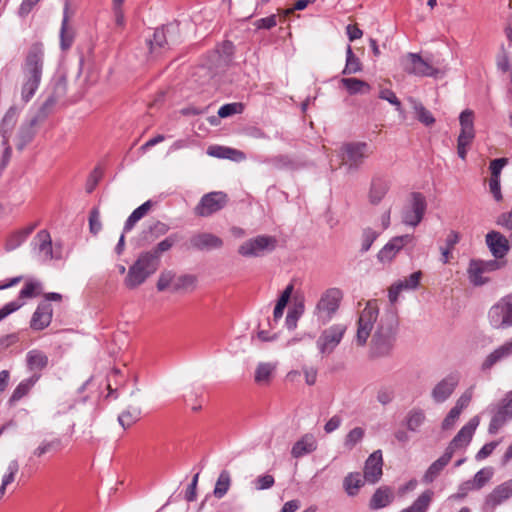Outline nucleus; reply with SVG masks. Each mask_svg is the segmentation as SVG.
<instances>
[{
	"instance_id": "1",
	"label": "nucleus",
	"mask_w": 512,
	"mask_h": 512,
	"mask_svg": "<svg viewBox=\"0 0 512 512\" xmlns=\"http://www.w3.org/2000/svg\"><path fill=\"white\" fill-rule=\"evenodd\" d=\"M357 324L356 343L363 347L371 337V358L392 355L399 332V317L395 307L389 306L379 314L377 301L369 300L361 311Z\"/></svg>"
},
{
	"instance_id": "2",
	"label": "nucleus",
	"mask_w": 512,
	"mask_h": 512,
	"mask_svg": "<svg viewBox=\"0 0 512 512\" xmlns=\"http://www.w3.org/2000/svg\"><path fill=\"white\" fill-rule=\"evenodd\" d=\"M479 423V416H474L458 431L445 449L444 454L434 461L426 470L422 478L424 483H432L439 476L443 468L450 462L455 451L468 446Z\"/></svg>"
},
{
	"instance_id": "3",
	"label": "nucleus",
	"mask_w": 512,
	"mask_h": 512,
	"mask_svg": "<svg viewBox=\"0 0 512 512\" xmlns=\"http://www.w3.org/2000/svg\"><path fill=\"white\" fill-rule=\"evenodd\" d=\"M44 47L40 42L33 43L27 53L23 66L24 82L21 88V99L28 103L37 91L42 77Z\"/></svg>"
},
{
	"instance_id": "4",
	"label": "nucleus",
	"mask_w": 512,
	"mask_h": 512,
	"mask_svg": "<svg viewBox=\"0 0 512 512\" xmlns=\"http://www.w3.org/2000/svg\"><path fill=\"white\" fill-rule=\"evenodd\" d=\"M403 70L419 77L437 78L446 72V67L433 57L423 58L417 53H407L400 59Z\"/></svg>"
},
{
	"instance_id": "5",
	"label": "nucleus",
	"mask_w": 512,
	"mask_h": 512,
	"mask_svg": "<svg viewBox=\"0 0 512 512\" xmlns=\"http://www.w3.org/2000/svg\"><path fill=\"white\" fill-rule=\"evenodd\" d=\"M155 258L141 253L138 259L128 269L124 284L129 289H134L143 284L146 279L158 269Z\"/></svg>"
},
{
	"instance_id": "6",
	"label": "nucleus",
	"mask_w": 512,
	"mask_h": 512,
	"mask_svg": "<svg viewBox=\"0 0 512 512\" xmlns=\"http://www.w3.org/2000/svg\"><path fill=\"white\" fill-rule=\"evenodd\" d=\"M371 151L366 142H348L340 149L341 164L347 173L357 172Z\"/></svg>"
},
{
	"instance_id": "7",
	"label": "nucleus",
	"mask_w": 512,
	"mask_h": 512,
	"mask_svg": "<svg viewBox=\"0 0 512 512\" xmlns=\"http://www.w3.org/2000/svg\"><path fill=\"white\" fill-rule=\"evenodd\" d=\"M487 412L491 419L488 426V433L495 435L512 420V390L507 392L505 396L487 407Z\"/></svg>"
},
{
	"instance_id": "8",
	"label": "nucleus",
	"mask_w": 512,
	"mask_h": 512,
	"mask_svg": "<svg viewBox=\"0 0 512 512\" xmlns=\"http://www.w3.org/2000/svg\"><path fill=\"white\" fill-rule=\"evenodd\" d=\"M343 293L339 288H329L320 297L316 304L314 315L321 324L328 323L337 312Z\"/></svg>"
},
{
	"instance_id": "9",
	"label": "nucleus",
	"mask_w": 512,
	"mask_h": 512,
	"mask_svg": "<svg viewBox=\"0 0 512 512\" xmlns=\"http://www.w3.org/2000/svg\"><path fill=\"white\" fill-rule=\"evenodd\" d=\"M427 209L425 196L420 192H412L408 203L403 207L402 222L411 227H416L422 221Z\"/></svg>"
},
{
	"instance_id": "10",
	"label": "nucleus",
	"mask_w": 512,
	"mask_h": 512,
	"mask_svg": "<svg viewBox=\"0 0 512 512\" xmlns=\"http://www.w3.org/2000/svg\"><path fill=\"white\" fill-rule=\"evenodd\" d=\"M276 245L275 237L259 235L243 242L238 248V253L243 257H261L265 253L273 251Z\"/></svg>"
},
{
	"instance_id": "11",
	"label": "nucleus",
	"mask_w": 512,
	"mask_h": 512,
	"mask_svg": "<svg viewBox=\"0 0 512 512\" xmlns=\"http://www.w3.org/2000/svg\"><path fill=\"white\" fill-rule=\"evenodd\" d=\"M490 325L496 329L512 326V295L502 298L493 305L488 313Z\"/></svg>"
},
{
	"instance_id": "12",
	"label": "nucleus",
	"mask_w": 512,
	"mask_h": 512,
	"mask_svg": "<svg viewBox=\"0 0 512 512\" xmlns=\"http://www.w3.org/2000/svg\"><path fill=\"white\" fill-rule=\"evenodd\" d=\"M228 203V196L221 191L209 192L203 195L194 208V214L199 217H209L222 210Z\"/></svg>"
},
{
	"instance_id": "13",
	"label": "nucleus",
	"mask_w": 512,
	"mask_h": 512,
	"mask_svg": "<svg viewBox=\"0 0 512 512\" xmlns=\"http://www.w3.org/2000/svg\"><path fill=\"white\" fill-rule=\"evenodd\" d=\"M233 44L232 42L226 41L222 44L221 52L217 51L214 54L213 58L219 61V64L216 66L215 70L211 69V72L206 66H199L196 68L194 75L201 78L200 84L204 85L212 80L220 71L223 70L224 66H226L227 62L230 61L231 56L233 54Z\"/></svg>"
},
{
	"instance_id": "14",
	"label": "nucleus",
	"mask_w": 512,
	"mask_h": 512,
	"mask_svg": "<svg viewBox=\"0 0 512 512\" xmlns=\"http://www.w3.org/2000/svg\"><path fill=\"white\" fill-rule=\"evenodd\" d=\"M347 330L344 324H334L323 330L316 342L321 354H330L341 342Z\"/></svg>"
},
{
	"instance_id": "15",
	"label": "nucleus",
	"mask_w": 512,
	"mask_h": 512,
	"mask_svg": "<svg viewBox=\"0 0 512 512\" xmlns=\"http://www.w3.org/2000/svg\"><path fill=\"white\" fill-rule=\"evenodd\" d=\"M499 268V263L496 260H480L472 259L469 263L467 274L469 281L474 286L484 285L489 281L486 274L495 271Z\"/></svg>"
},
{
	"instance_id": "16",
	"label": "nucleus",
	"mask_w": 512,
	"mask_h": 512,
	"mask_svg": "<svg viewBox=\"0 0 512 512\" xmlns=\"http://www.w3.org/2000/svg\"><path fill=\"white\" fill-rule=\"evenodd\" d=\"M461 380L458 371H453L441 379L432 389L431 397L435 403H443L453 394Z\"/></svg>"
},
{
	"instance_id": "17",
	"label": "nucleus",
	"mask_w": 512,
	"mask_h": 512,
	"mask_svg": "<svg viewBox=\"0 0 512 512\" xmlns=\"http://www.w3.org/2000/svg\"><path fill=\"white\" fill-rule=\"evenodd\" d=\"M414 236L405 234L393 237L384 247L378 252L377 259L381 263L391 262L396 255L407 245L413 244Z\"/></svg>"
},
{
	"instance_id": "18",
	"label": "nucleus",
	"mask_w": 512,
	"mask_h": 512,
	"mask_svg": "<svg viewBox=\"0 0 512 512\" xmlns=\"http://www.w3.org/2000/svg\"><path fill=\"white\" fill-rule=\"evenodd\" d=\"M176 26L168 24L160 28L155 29L153 38L148 40L150 52L159 55L163 51L170 48V44L174 43L172 40V34L176 30Z\"/></svg>"
},
{
	"instance_id": "19",
	"label": "nucleus",
	"mask_w": 512,
	"mask_h": 512,
	"mask_svg": "<svg viewBox=\"0 0 512 512\" xmlns=\"http://www.w3.org/2000/svg\"><path fill=\"white\" fill-rule=\"evenodd\" d=\"M223 241L218 236L208 233H196L192 235L188 242V249H194L198 251L212 250L221 248Z\"/></svg>"
},
{
	"instance_id": "20",
	"label": "nucleus",
	"mask_w": 512,
	"mask_h": 512,
	"mask_svg": "<svg viewBox=\"0 0 512 512\" xmlns=\"http://www.w3.org/2000/svg\"><path fill=\"white\" fill-rule=\"evenodd\" d=\"M32 249L42 261L53 259L52 240L47 230H40L32 242Z\"/></svg>"
},
{
	"instance_id": "21",
	"label": "nucleus",
	"mask_w": 512,
	"mask_h": 512,
	"mask_svg": "<svg viewBox=\"0 0 512 512\" xmlns=\"http://www.w3.org/2000/svg\"><path fill=\"white\" fill-rule=\"evenodd\" d=\"M382 466L383 459L381 451H374L365 462L364 480L371 484L377 483L383 474Z\"/></svg>"
},
{
	"instance_id": "22",
	"label": "nucleus",
	"mask_w": 512,
	"mask_h": 512,
	"mask_svg": "<svg viewBox=\"0 0 512 512\" xmlns=\"http://www.w3.org/2000/svg\"><path fill=\"white\" fill-rule=\"evenodd\" d=\"M53 308L48 302L38 304L30 321V327L33 330H43L48 327L52 321Z\"/></svg>"
},
{
	"instance_id": "23",
	"label": "nucleus",
	"mask_w": 512,
	"mask_h": 512,
	"mask_svg": "<svg viewBox=\"0 0 512 512\" xmlns=\"http://www.w3.org/2000/svg\"><path fill=\"white\" fill-rule=\"evenodd\" d=\"M509 241L510 239L498 231L493 230L486 234V244L495 258H502L507 254Z\"/></svg>"
},
{
	"instance_id": "24",
	"label": "nucleus",
	"mask_w": 512,
	"mask_h": 512,
	"mask_svg": "<svg viewBox=\"0 0 512 512\" xmlns=\"http://www.w3.org/2000/svg\"><path fill=\"white\" fill-rule=\"evenodd\" d=\"M512 356V339L506 341L501 346L492 351L481 364L482 371H488L497 363Z\"/></svg>"
},
{
	"instance_id": "25",
	"label": "nucleus",
	"mask_w": 512,
	"mask_h": 512,
	"mask_svg": "<svg viewBox=\"0 0 512 512\" xmlns=\"http://www.w3.org/2000/svg\"><path fill=\"white\" fill-rule=\"evenodd\" d=\"M512 356V339L506 341L501 346L492 351L481 364L482 371H488L497 363Z\"/></svg>"
},
{
	"instance_id": "26",
	"label": "nucleus",
	"mask_w": 512,
	"mask_h": 512,
	"mask_svg": "<svg viewBox=\"0 0 512 512\" xmlns=\"http://www.w3.org/2000/svg\"><path fill=\"white\" fill-rule=\"evenodd\" d=\"M38 121L39 118L35 115L22 123L16 137V146L18 150L24 149V147L33 140L36 134L35 127Z\"/></svg>"
},
{
	"instance_id": "27",
	"label": "nucleus",
	"mask_w": 512,
	"mask_h": 512,
	"mask_svg": "<svg viewBox=\"0 0 512 512\" xmlns=\"http://www.w3.org/2000/svg\"><path fill=\"white\" fill-rule=\"evenodd\" d=\"M459 122L461 130L457 140L472 143L475 138L474 112L470 109L462 111L459 116Z\"/></svg>"
},
{
	"instance_id": "28",
	"label": "nucleus",
	"mask_w": 512,
	"mask_h": 512,
	"mask_svg": "<svg viewBox=\"0 0 512 512\" xmlns=\"http://www.w3.org/2000/svg\"><path fill=\"white\" fill-rule=\"evenodd\" d=\"M75 38V32L73 27L69 24V3L65 2L64 11H63V19L61 23L60 29V47L63 51L68 50Z\"/></svg>"
},
{
	"instance_id": "29",
	"label": "nucleus",
	"mask_w": 512,
	"mask_h": 512,
	"mask_svg": "<svg viewBox=\"0 0 512 512\" xmlns=\"http://www.w3.org/2000/svg\"><path fill=\"white\" fill-rule=\"evenodd\" d=\"M512 496V482H505L497 486L485 499V505L494 509Z\"/></svg>"
},
{
	"instance_id": "30",
	"label": "nucleus",
	"mask_w": 512,
	"mask_h": 512,
	"mask_svg": "<svg viewBox=\"0 0 512 512\" xmlns=\"http://www.w3.org/2000/svg\"><path fill=\"white\" fill-rule=\"evenodd\" d=\"M317 449V441L313 434L307 433L294 443L291 449L293 458H301Z\"/></svg>"
},
{
	"instance_id": "31",
	"label": "nucleus",
	"mask_w": 512,
	"mask_h": 512,
	"mask_svg": "<svg viewBox=\"0 0 512 512\" xmlns=\"http://www.w3.org/2000/svg\"><path fill=\"white\" fill-rule=\"evenodd\" d=\"M394 500L393 491L388 486L379 487L372 495L369 507L371 510H379L387 507Z\"/></svg>"
},
{
	"instance_id": "32",
	"label": "nucleus",
	"mask_w": 512,
	"mask_h": 512,
	"mask_svg": "<svg viewBox=\"0 0 512 512\" xmlns=\"http://www.w3.org/2000/svg\"><path fill=\"white\" fill-rule=\"evenodd\" d=\"M17 114V108L10 107L0 123V135L2 137V145H6L7 142H9L10 135L17 122Z\"/></svg>"
},
{
	"instance_id": "33",
	"label": "nucleus",
	"mask_w": 512,
	"mask_h": 512,
	"mask_svg": "<svg viewBox=\"0 0 512 512\" xmlns=\"http://www.w3.org/2000/svg\"><path fill=\"white\" fill-rule=\"evenodd\" d=\"M48 363V356L40 350H30L26 355L27 367L33 373H39L48 366Z\"/></svg>"
},
{
	"instance_id": "34",
	"label": "nucleus",
	"mask_w": 512,
	"mask_h": 512,
	"mask_svg": "<svg viewBox=\"0 0 512 512\" xmlns=\"http://www.w3.org/2000/svg\"><path fill=\"white\" fill-rule=\"evenodd\" d=\"M41 377L40 373H33L29 378L22 380L14 389L9 402L16 403L26 396Z\"/></svg>"
},
{
	"instance_id": "35",
	"label": "nucleus",
	"mask_w": 512,
	"mask_h": 512,
	"mask_svg": "<svg viewBox=\"0 0 512 512\" xmlns=\"http://www.w3.org/2000/svg\"><path fill=\"white\" fill-rule=\"evenodd\" d=\"M269 0H260V2H268ZM258 0H229L230 8L240 14L243 18H249L253 15Z\"/></svg>"
},
{
	"instance_id": "36",
	"label": "nucleus",
	"mask_w": 512,
	"mask_h": 512,
	"mask_svg": "<svg viewBox=\"0 0 512 512\" xmlns=\"http://www.w3.org/2000/svg\"><path fill=\"white\" fill-rule=\"evenodd\" d=\"M305 311L304 299L297 297L294 298L292 307L288 310L285 325L289 330H294L297 327V322Z\"/></svg>"
},
{
	"instance_id": "37",
	"label": "nucleus",
	"mask_w": 512,
	"mask_h": 512,
	"mask_svg": "<svg viewBox=\"0 0 512 512\" xmlns=\"http://www.w3.org/2000/svg\"><path fill=\"white\" fill-rule=\"evenodd\" d=\"M340 83L350 95L366 94L371 90L370 84L358 78H342Z\"/></svg>"
},
{
	"instance_id": "38",
	"label": "nucleus",
	"mask_w": 512,
	"mask_h": 512,
	"mask_svg": "<svg viewBox=\"0 0 512 512\" xmlns=\"http://www.w3.org/2000/svg\"><path fill=\"white\" fill-rule=\"evenodd\" d=\"M294 291V284L293 282H290L285 289L282 291L280 297L277 300V303L275 305L274 311H273V321L277 322L279 321L284 313V309L286 308L292 293Z\"/></svg>"
},
{
	"instance_id": "39",
	"label": "nucleus",
	"mask_w": 512,
	"mask_h": 512,
	"mask_svg": "<svg viewBox=\"0 0 512 512\" xmlns=\"http://www.w3.org/2000/svg\"><path fill=\"white\" fill-rule=\"evenodd\" d=\"M35 225H30L26 228H23L19 231L14 232L11 234L5 244V248L7 251H12L18 248L22 243L26 241L28 236L32 233L34 230Z\"/></svg>"
},
{
	"instance_id": "40",
	"label": "nucleus",
	"mask_w": 512,
	"mask_h": 512,
	"mask_svg": "<svg viewBox=\"0 0 512 512\" xmlns=\"http://www.w3.org/2000/svg\"><path fill=\"white\" fill-rule=\"evenodd\" d=\"M364 481L359 472H351L343 480L344 490L349 496H355L364 485Z\"/></svg>"
},
{
	"instance_id": "41",
	"label": "nucleus",
	"mask_w": 512,
	"mask_h": 512,
	"mask_svg": "<svg viewBox=\"0 0 512 512\" xmlns=\"http://www.w3.org/2000/svg\"><path fill=\"white\" fill-rule=\"evenodd\" d=\"M433 492L431 490L424 491L408 508L402 509L400 512H426L432 501Z\"/></svg>"
},
{
	"instance_id": "42",
	"label": "nucleus",
	"mask_w": 512,
	"mask_h": 512,
	"mask_svg": "<svg viewBox=\"0 0 512 512\" xmlns=\"http://www.w3.org/2000/svg\"><path fill=\"white\" fill-rule=\"evenodd\" d=\"M388 184L382 179H373L369 191V200L372 204H378L388 191Z\"/></svg>"
},
{
	"instance_id": "43",
	"label": "nucleus",
	"mask_w": 512,
	"mask_h": 512,
	"mask_svg": "<svg viewBox=\"0 0 512 512\" xmlns=\"http://www.w3.org/2000/svg\"><path fill=\"white\" fill-rule=\"evenodd\" d=\"M273 168L278 170H296L299 164L288 155H276L266 160Z\"/></svg>"
},
{
	"instance_id": "44",
	"label": "nucleus",
	"mask_w": 512,
	"mask_h": 512,
	"mask_svg": "<svg viewBox=\"0 0 512 512\" xmlns=\"http://www.w3.org/2000/svg\"><path fill=\"white\" fill-rule=\"evenodd\" d=\"M231 485V475L228 470H222L218 476V479L216 481L215 487H214V496L218 499L223 498Z\"/></svg>"
},
{
	"instance_id": "45",
	"label": "nucleus",
	"mask_w": 512,
	"mask_h": 512,
	"mask_svg": "<svg viewBox=\"0 0 512 512\" xmlns=\"http://www.w3.org/2000/svg\"><path fill=\"white\" fill-rule=\"evenodd\" d=\"M363 69L359 58L353 53L350 45L346 49V64L342 71L343 75H350L361 72Z\"/></svg>"
},
{
	"instance_id": "46",
	"label": "nucleus",
	"mask_w": 512,
	"mask_h": 512,
	"mask_svg": "<svg viewBox=\"0 0 512 512\" xmlns=\"http://www.w3.org/2000/svg\"><path fill=\"white\" fill-rule=\"evenodd\" d=\"M177 240L176 235H170L164 240L160 241L152 250L145 252L147 255L155 258L156 264L159 266L160 255L172 248Z\"/></svg>"
},
{
	"instance_id": "47",
	"label": "nucleus",
	"mask_w": 512,
	"mask_h": 512,
	"mask_svg": "<svg viewBox=\"0 0 512 512\" xmlns=\"http://www.w3.org/2000/svg\"><path fill=\"white\" fill-rule=\"evenodd\" d=\"M197 277L192 274H183L179 277H175V281L172 286L173 292L193 290L196 287Z\"/></svg>"
},
{
	"instance_id": "48",
	"label": "nucleus",
	"mask_w": 512,
	"mask_h": 512,
	"mask_svg": "<svg viewBox=\"0 0 512 512\" xmlns=\"http://www.w3.org/2000/svg\"><path fill=\"white\" fill-rule=\"evenodd\" d=\"M424 420L425 414L423 410L414 408L410 410L405 417L406 427L409 431L416 432L423 424Z\"/></svg>"
},
{
	"instance_id": "49",
	"label": "nucleus",
	"mask_w": 512,
	"mask_h": 512,
	"mask_svg": "<svg viewBox=\"0 0 512 512\" xmlns=\"http://www.w3.org/2000/svg\"><path fill=\"white\" fill-rule=\"evenodd\" d=\"M141 416V410L138 407H129L127 410L123 411L119 417V424L124 428H129L134 423H136Z\"/></svg>"
},
{
	"instance_id": "50",
	"label": "nucleus",
	"mask_w": 512,
	"mask_h": 512,
	"mask_svg": "<svg viewBox=\"0 0 512 512\" xmlns=\"http://www.w3.org/2000/svg\"><path fill=\"white\" fill-rule=\"evenodd\" d=\"M274 370L275 365L271 363H259L255 370V382L258 384H268Z\"/></svg>"
},
{
	"instance_id": "51",
	"label": "nucleus",
	"mask_w": 512,
	"mask_h": 512,
	"mask_svg": "<svg viewBox=\"0 0 512 512\" xmlns=\"http://www.w3.org/2000/svg\"><path fill=\"white\" fill-rule=\"evenodd\" d=\"M66 90V81L64 79H59L54 85L53 94L48 96L42 108L48 109L53 106L61 97L66 94Z\"/></svg>"
},
{
	"instance_id": "52",
	"label": "nucleus",
	"mask_w": 512,
	"mask_h": 512,
	"mask_svg": "<svg viewBox=\"0 0 512 512\" xmlns=\"http://www.w3.org/2000/svg\"><path fill=\"white\" fill-rule=\"evenodd\" d=\"M365 430L361 427H355L348 432L344 440V446L348 450H352L358 443L362 441Z\"/></svg>"
},
{
	"instance_id": "53",
	"label": "nucleus",
	"mask_w": 512,
	"mask_h": 512,
	"mask_svg": "<svg viewBox=\"0 0 512 512\" xmlns=\"http://www.w3.org/2000/svg\"><path fill=\"white\" fill-rule=\"evenodd\" d=\"M413 108L416 113L417 119L426 126H431L435 123V118L420 102H413Z\"/></svg>"
},
{
	"instance_id": "54",
	"label": "nucleus",
	"mask_w": 512,
	"mask_h": 512,
	"mask_svg": "<svg viewBox=\"0 0 512 512\" xmlns=\"http://www.w3.org/2000/svg\"><path fill=\"white\" fill-rule=\"evenodd\" d=\"M493 471L491 468H482L470 480L476 490L481 489L492 477Z\"/></svg>"
},
{
	"instance_id": "55",
	"label": "nucleus",
	"mask_w": 512,
	"mask_h": 512,
	"mask_svg": "<svg viewBox=\"0 0 512 512\" xmlns=\"http://www.w3.org/2000/svg\"><path fill=\"white\" fill-rule=\"evenodd\" d=\"M208 154L217 158L233 159L234 154L242 153L232 148L215 145L209 147Z\"/></svg>"
},
{
	"instance_id": "56",
	"label": "nucleus",
	"mask_w": 512,
	"mask_h": 512,
	"mask_svg": "<svg viewBox=\"0 0 512 512\" xmlns=\"http://www.w3.org/2000/svg\"><path fill=\"white\" fill-rule=\"evenodd\" d=\"M175 281V273L171 270H164L160 273L156 287L157 290L162 292L168 287H172Z\"/></svg>"
},
{
	"instance_id": "57",
	"label": "nucleus",
	"mask_w": 512,
	"mask_h": 512,
	"mask_svg": "<svg viewBox=\"0 0 512 512\" xmlns=\"http://www.w3.org/2000/svg\"><path fill=\"white\" fill-rule=\"evenodd\" d=\"M378 236L379 233L377 231L371 228L364 229L362 233V243L360 251L362 253L367 252L371 248L374 241L378 238Z\"/></svg>"
},
{
	"instance_id": "58",
	"label": "nucleus",
	"mask_w": 512,
	"mask_h": 512,
	"mask_svg": "<svg viewBox=\"0 0 512 512\" xmlns=\"http://www.w3.org/2000/svg\"><path fill=\"white\" fill-rule=\"evenodd\" d=\"M496 224L508 233V237L512 242V206L508 212L501 213L498 216Z\"/></svg>"
},
{
	"instance_id": "59",
	"label": "nucleus",
	"mask_w": 512,
	"mask_h": 512,
	"mask_svg": "<svg viewBox=\"0 0 512 512\" xmlns=\"http://www.w3.org/2000/svg\"><path fill=\"white\" fill-rule=\"evenodd\" d=\"M377 401L382 405L390 404L395 398V391L392 387H380L376 395Z\"/></svg>"
},
{
	"instance_id": "60",
	"label": "nucleus",
	"mask_w": 512,
	"mask_h": 512,
	"mask_svg": "<svg viewBox=\"0 0 512 512\" xmlns=\"http://www.w3.org/2000/svg\"><path fill=\"white\" fill-rule=\"evenodd\" d=\"M242 104L241 103H229L221 106L218 110V116L221 118H226L232 116L234 114H238L242 112Z\"/></svg>"
},
{
	"instance_id": "61",
	"label": "nucleus",
	"mask_w": 512,
	"mask_h": 512,
	"mask_svg": "<svg viewBox=\"0 0 512 512\" xmlns=\"http://www.w3.org/2000/svg\"><path fill=\"white\" fill-rule=\"evenodd\" d=\"M89 229L93 235H97L102 229L100 221V212L97 208H93L89 215Z\"/></svg>"
},
{
	"instance_id": "62",
	"label": "nucleus",
	"mask_w": 512,
	"mask_h": 512,
	"mask_svg": "<svg viewBox=\"0 0 512 512\" xmlns=\"http://www.w3.org/2000/svg\"><path fill=\"white\" fill-rule=\"evenodd\" d=\"M508 164L507 158H497L490 162L489 170L491 178H500L502 169Z\"/></svg>"
},
{
	"instance_id": "63",
	"label": "nucleus",
	"mask_w": 512,
	"mask_h": 512,
	"mask_svg": "<svg viewBox=\"0 0 512 512\" xmlns=\"http://www.w3.org/2000/svg\"><path fill=\"white\" fill-rule=\"evenodd\" d=\"M61 441L59 439H54L52 441H43L35 450L34 455L37 457L43 456L45 453L49 452L52 449H56L60 446Z\"/></svg>"
},
{
	"instance_id": "64",
	"label": "nucleus",
	"mask_w": 512,
	"mask_h": 512,
	"mask_svg": "<svg viewBox=\"0 0 512 512\" xmlns=\"http://www.w3.org/2000/svg\"><path fill=\"white\" fill-rule=\"evenodd\" d=\"M274 483H275V479L270 474L260 475L254 481L255 488L257 490L270 489L274 485Z\"/></svg>"
}]
</instances>
